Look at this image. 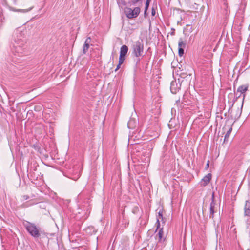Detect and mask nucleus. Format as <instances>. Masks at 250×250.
<instances>
[{"instance_id": "1", "label": "nucleus", "mask_w": 250, "mask_h": 250, "mask_svg": "<svg viewBox=\"0 0 250 250\" xmlns=\"http://www.w3.org/2000/svg\"><path fill=\"white\" fill-rule=\"evenodd\" d=\"M23 225L27 231L34 237H39L40 236V228L37 227L34 224L28 221L23 223Z\"/></svg>"}, {"instance_id": "2", "label": "nucleus", "mask_w": 250, "mask_h": 250, "mask_svg": "<svg viewBox=\"0 0 250 250\" xmlns=\"http://www.w3.org/2000/svg\"><path fill=\"white\" fill-rule=\"evenodd\" d=\"M141 8L134 7L133 9L129 7L125 8V13L129 19H133L137 17L140 13Z\"/></svg>"}, {"instance_id": "3", "label": "nucleus", "mask_w": 250, "mask_h": 250, "mask_svg": "<svg viewBox=\"0 0 250 250\" xmlns=\"http://www.w3.org/2000/svg\"><path fill=\"white\" fill-rule=\"evenodd\" d=\"M133 53L137 57L142 56L144 51L143 43L140 42H136L133 45Z\"/></svg>"}, {"instance_id": "4", "label": "nucleus", "mask_w": 250, "mask_h": 250, "mask_svg": "<svg viewBox=\"0 0 250 250\" xmlns=\"http://www.w3.org/2000/svg\"><path fill=\"white\" fill-rule=\"evenodd\" d=\"M24 46V42L21 40H18L15 41L12 44L11 49L13 52L16 53H21Z\"/></svg>"}, {"instance_id": "5", "label": "nucleus", "mask_w": 250, "mask_h": 250, "mask_svg": "<svg viewBox=\"0 0 250 250\" xmlns=\"http://www.w3.org/2000/svg\"><path fill=\"white\" fill-rule=\"evenodd\" d=\"M128 50V47L125 45H124L121 47L119 57L120 63H123L124 62L125 59V57L127 54Z\"/></svg>"}, {"instance_id": "6", "label": "nucleus", "mask_w": 250, "mask_h": 250, "mask_svg": "<svg viewBox=\"0 0 250 250\" xmlns=\"http://www.w3.org/2000/svg\"><path fill=\"white\" fill-rule=\"evenodd\" d=\"M211 177L212 175L210 173H208L204 176L200 182L201 185L203 187L207 186L210 181Z\"/></svg>"}, {"instance_id": "7", "label": "nucleus", "mask_w": 250, "mask_h": 250, "mask_svg": "<svg viewBox=\"0 0 250 250\" xmlns=\"http://www.w3.org/2000/svg\"><path fill=\"white\" fill-rule=\"evenodd\" d=\"M216 204L214 202V195H212V202L210 204L209 208V217L213 218L214 217V213L215 212V209L216 208Z\"/></svg>"}, {"instance_id": "8", "label": "nucleus", "mask_w": 250, "mask_h": 250, "mask_svg": "<svg viewBox=\"0 0 250 250\" xmlns=\"http://www.w3.org/2000/svg\"><path fill=\"white\" fill-rule=\"evenodd\" d=\"M131 5L136 6L135 7L141 8L143 6V0H129Z\"/></svg>"}, {"instance_id": "9", "label": "nucleus", "mask_w": 250, "mask_h": 250, "mask_svg": "<svg viewBox=\"0 0 250 250\" xmlns=\"http://www.w3.org/2000/svg\"><path fill=\"white\" fill-rule=\"evenodd\" d=\"M244 214L245 216H250V202L246 201L244 207Z\"/></svg>"}, {"instance_id": "10", "label": "nucleus", "mask_w": 250, "mask_h": 250, "mask_svg": "<svg viewBox=\"0 0 250 250\" xmlns=\"http://www.w3.org/2000/svg\"><path fill=\"white\" fill-rule=\"evenodd\" d=\"M248 88V85H241L238 88L237 91L241 93H244L247 90Z\"/></svg>"}, {"instance_id": "11", "label": "nucleus", "mask_w": 250, "mask_h": 250, "mask_svg": "<svg viewBox=\"0 0 250 250\" xmlns=\"http://www.w3.org/2000/svg\"><path fill=\"white\" fill-rule=\"evenodd\" d=\"M186 46V42L182 40L181 38L179 39L178 42V48H185Z\"/></svg>"}, {"instance_id": "12", "label": "nucleus", "mask_w": 250, "mask_h": 250, "mask_svg": "<svg viewBox=\"0 0 250 250\" xmlns=\"http://www.w3.org/2000/svg\"><path fill=\"white\" fill-rule=\"evenodd\" d=\"M135 126V120L133 119H130L128 123V126L130 128H133Z\"/></svg>"}, {"instance_id": "13", "label": "nucleus", "mask_w": 250, "mask_h": 250, "mask_svg": "<svg viewBox=\"0 0 250 250\" xmlns=\"http://www.w3.org/2000/svg\"><path fill=\"white\" fill-rule=\"evenodd\" d=\"M32 8H33V7H31L29 8L26 9H15L14 8H11V10L12 11H16V12L26 13V12H28L30 11V10H31L32 9Z\"/></svg>"}, {"instance_id": "14", "label": "nucleus", "mask_w": 250, "mask_h": 250, "mask_svg": "<svg viewBox=\"0 0 250 250\" xmlns=\"http://www.w3.org/2000/svg\"><path fill=\"white\" fill-rule=\"evenodd\" d=\"M163 236H164V232H163V229H161L159 231L158 236H157L158 237H157L156 239H157L159 241H162V238H163Z\"/></svg>"}, {"instance_id": "15", "label": "nucleus", "mask_w": 250, "mask_h": 250, "mask_svg": "<svg viewBox=\"0 0 250 250\" xmlns=\"http://www.w3.org/2000/svg\"><path fill=\"white\" fill-rule=\"evenodd\" d=\"M231 131H232V128H229L225 135L224 141H227L228 139Z\"/></svg>"}, {"instance_id": "16", "label": "nucleus", "mask_w": 250, "mask_h": 250, "mask_svg": "<svg viewBox=\"0 0 250 250\" xmlns=\"http://www.w3.org/2000/svg\"><path fill=\"white\" fill-rule=\"evenodd\" d=\"M89 48V45H87V44H84L83 47V53L86 54V53L88 51Z\"/></svg>"}, {"instance_id": "17", "label": "nucleus", "mask_w": 250, "mask_h": 250, "mask_svg": "<svg viewBox=\"0 0 250 250\" xmlns=\"http://www.w3.org/2000/svg\"><path fill=\"white\" fill-rule=\"evenodd\" d=\"M150 0H146V4H145V14L146 13V11H147V9L148 8V6H149Z\"/></svg>"}, {"instance_id": "18", "label": "nucleus", "mask_w": 250, "mask_h": 250, "mask_svg": "<svg viewBox=\"0 0 250 250\" xmlns=\"http://www.w3.org/2000/svg\"><path fill=\"white\" fill-rule=\"evenodd\" d=\"M178 54L180 56H182L184 54V49L178 48Z\"/></svg>"}, {"instance_id": "19", "label": "nucleus", "mask_w": 250, "mask_h": 250, "mask_svg": "<svg viewBox=\"0 0 250 250\" xmlns=\"http://www.w3.org/2000/svg\"><path fill=\"white\" fill-rule=\"evenodd\" d=\"M91 42V38L90 37L87 38L84 42L85 44L89 45V43Z\"/></svg>"}, {"instance_id": "20", "label": "nucleus", "mask_w": 250, "mask_h": 250, "mask_svg": "<svg viewBox=\"0 0 250 250\" xmlns=\"http://www.w3.org/2000/svg\"><path fill=\"white\" fill-rule=\"evenodd\" d=\"M174 82H172V83H171V88H170V89H171V92H172L173 93H176V89H175V90H174V89H173V86H174Z\"/></svg>"}, {"instance_id": "21", "label": "nucleus", "mask_w": 250, "mask_h": 250, "mask_svg": "<svg viewBox=\"0 0 250 250\" xmlns=\"http://www.w3.org/2000/svg\"><path fill=\"white\" fill-rule=\"evenodd\" d=\"M209 161H208L207 164L206 165V167H205V169L207 170L209 168Z\"/></svg>"}, {"instance_id": "22", "label": "nucleus", "mask_w": 250, "mask_h": 250, "mask_svg": "<svg viewBox=\"0 0 250 250\" xmlns=\"http://www.w3.org/2000/svg\"><path fill=\"white\" fill-rule=\"evenodd\" d=\"M122 63H120V60L119 59V64L118 65H117L116 68L115 69V71H117L120 68V66L122 64Z\"/></svg>"}, {"instance_id": "23", "label": "nucleus", "mask_w": 250, "mask_h": 250, "mask_svg": "<svg viewBox=\"0 0 250 250\" xmlns=\"http://www.w3.org/2000/svg\"><path fill=\"white\" fill-rule=\"evenodd\" d=\"M157 223L158 224H157V228H158L160 226V222H159V219H157Z\"/></svg>"}, {"instance_id": "24", "label": "nucleus", "mask_w": 250, "mask_h": 250, "mask_svg": "<svg viewBox=\"0 0 250 250\" xmlns=\"http://www.w3.org/2000/svg\"><path fill=\"white\" fill-rule=\"evenodd\" d=\"M24 198L25 199V200H27L28 199V196H24Z\"/></svg>"}, {"instance_id": "25", "label": "nucleus", "mask_w": 250, "mask_h": 250, "mask_svg": "<svg viewBox=\"0 0 250 250\" xmlns=\"http://www.w3.org/2000/svg\"><path fill=\"white\" fill-rule=\"evenodd\" d=\"M158 214L160 217L162 218V214L160 212L158 213Z\"/></svg>"}]
</instances>
